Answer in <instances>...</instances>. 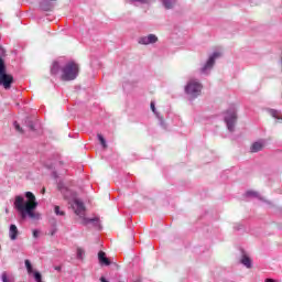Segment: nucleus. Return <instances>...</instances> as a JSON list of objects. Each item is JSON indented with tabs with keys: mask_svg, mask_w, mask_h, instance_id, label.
<instances>
[{
	"mask_svg": "<svg viewBox=\"0 0 282 282\" xmlns=\"http://www.w3.org/2000/svg\"><path fill=\"white\" fill-rule=\"evenodd\" d=\"M58 72H61V65L58 64V62H54L51 67V74L53 76H56V74H58Z\"/></svg>",
	"mask_w": 282,
	"mask_h": 282,
	"instance_id": "nucleus-16",
	"label": "nucleus"
},
{
	"mask_svg": "<svg viewBox=\"0 0 282 282\" xmlns=\"http://www.w3.org/2000/svg\"><path fill=\"white\" fill-rule=\"evenodd\" d=\"M79 72L80 68L78 67V64H76L75 62H68L62 68L61 79L65 82L76 80V78H78Z\"/></svg>",
	"mask_w": 282,
	"mask_h": 282,
	"instance_id": "nucleus-3",
	"label": "nucleus"
},
{
	"mask_svg": "<svg viewBox=\"0 0 282 282\" xmlns=\"http://www.w3.org/2000/svg\"><path fill=\"white\" fill-rule=\"evenodd\" d=\"M263 147H265V141H256L252 143L250 151L251 153H259V151H263Z\"/></svg>",
	"mask_w": 282,
	"mask_h": 282,
	"instance_id": "nucleus-11",
	"label": "nucleus"
},
{
	"mask_svg": "<svg viewBox=\"0 0 282 282\" xmlns=\"http://www.w3.org/2000/svg\"><path fill=\"white\" fill-rule=\"evenodd\" d=\"M25 198L21 195L15 196V200L13 206L21 219H41V214L36 213V208L39 206V202H36V196L32 194V192L25 193Z\"/></svg>",
	"mask_w": 282,
	"mask_h": 282,
	"instance_id": "nucleus-1",
	"label": "nucleus"
},
{
	"mask_svg": "<svg viewBox=\"0 0 282 282\" xmlns=\"http://www.w3.org/2000/svg\"><path fill=\"white\" fill-rule=\"evenodd\" d=\"M247 197H257L258 199H261V196L259 195V193L254 192V191H248L246 193Z\"/></svg>",
	"mask_w": 282,
	"mask_h": 282,
	"instance_id": "nucleus-19",
	"label": "nucleus"
},
{
	"mask_svg": "<svg viewBox=\"0 0 282 282\" xmlns=\"http://www.w3.org/2000/svg\"><path fill=\"white\" fill-rule=\"evenodd\" d=\"M55 270H56L57 272H61V267H55Z\"/></svg>",
	"mask_w": 282,
	"mask_h": 282,
	"instance_id": "nucleus-28",
	"label": "nucleus"
},
{
	"mask_svg": "<svg viewBox=\"0 0 282 282\" xmlns=\"http://www.w3.org/2000/svg\"><path fill=\"white\" fill-rule=\"evenodd\" d=\"M98 259L99 262L102 263L104 265H111V262L109 261V258H107L105 251H99Z\"/></svg>",
	"mask_w": 282,
	"mask_h": 282,
	"instance_id": "nucleus-13",
	"label": "nucleus"
},
{
	"mask_svg": "<svg viewBox=\"0 0 282 282\" xmlns=\"http://www.w3.org/2000/svg\"><path fill=\"white\" fill-rule=\"evenodd\" d=\"M97 138L100 144L104 147V149H107V141L105 140V137H102V134H97Z\"/></svg>",
	"mask_w": 282,
	"mask_h": 282,
	"instance_id": "nucleus-21",
	"label": "nucleus"
},
{
	"mask_svg": "<svg viewBox=\"0 0 282 282\" xmlns=\"http://www.w3.org/2000/svg\"><path fill=\"white\" fill-rule=\"evenodd\" d=\"M12 83H14V77L8 74L6 62L0 57V86L4 89H11Z\"/></svg>",
	"mask_w": 282,
	"mask_h": 282,
	"instance_id": "nucleus-4",
	"label": "nucleus"
},
{
	"mask_svg": "<svg viewBox=\"0 0 282 282\" xmlns=\"http://www.w3.org/2000/svg\"><path fill=\"white\" fill-rule=\"evenodd\" d=\"M269 113L272 116V118H275V120H282V115L279 110L270 109Z\"/></svg>",
	"mask_w": 282,
	"mask_h": 282,
	"instance_id": "nucleus-17",
	"label": "nucleus"
},
{
	"mask_svg": "<svg viewBox=\"0 0 282 282\" xmlns=\"http://www.w3.org/2000/svg\"><path fill=\"white\" fill-rule=\"evenodd\" d=\"M2 282H10V280H8V273L3 272L1 275Z\"/></svg>",
	"mask_w": 282,
	"mask_h": 282,
	"instance_id": "nucleus-25",
	"label": "nucleus"
},
{
	"mask_svg": "<svg viewBox=\"0 0 282 282\" xmlns=\"http://www.w3.org/2000/svg\"><path fill=\"white\" fill-rule=\"evenodd\" d=\"M9 237H10L11 241H17V237H19V228H17V225L10 226Z\"/></svg>",
	"mask_w": 282,
	"mask_h": 282,
	"instance_id": "nucleus-12",
	"label": "nucleus"
},
{
	"mask_svg": "<svg viewBox=\"0 0 282 282\" xmlns=\"http://www.w3.org/2000/svg\"><path fill=\"white\" fill-rule=\"evenodd\" d=\"M240 262L242 263V265H245V268H252V260L245 252H242V258L240 259Z\"/></svg>",
	"mask_w": 282,
	"mask_h": 282,
	"instance_id": "nucleus-14",
	"label": "nucleus"
},
{
	"mask_svg": "<svg viewBox=\"0 0 282 282\" xmlns=\"http://www.w3.org/2000/svg\"><path fill=\"white\" fill-rule=\"evenodd\" d=\"M54 213H55V215H57L59 217H65V213L63 210H61V207L58 205H55Z\"/></svg>",
	"mask_w": 282,
	"mask_h": 282,
	"instance_id": "nucleus-18",
	"label": "nucleus"
},
{
	"mask_svg": "<svg viewBox=\"0 0 282 282\" xmlns=\"http://www.w3.org/2000/svg\"><path fill=\"white\" fill-rule=\"evenodd\" d=\"M25 122H26V127H29V129L31 131H34V122L32 120H30V119H26Z\"/></svg>",
	"mask_w": 282,
	"mask_h": 282,
	"instance_id": "nucleus-24",
	"label": "nucleus"
},
{
	"mask_svg": "<svg viewBox=\"0 0 282 282\" xmlns=\"http://www.w3.org/2000/svg\"><path fill=\"white\" fill-rule=\"evenodd\" d=\"M57 188L61 191L64 199H67L68 204H70L72 208L75 210V215H78V217L83 219L84 226H87V224H98V218L85 217V204L76 198V193L64 186L63 183H58Z\"/></svg>",
	"mask_w": 282,
	"mask_h": 282,
	"instance_id": "nucleus-2",
	"label": "nucleus"
},
{
	"mask_svg": "<svg viewBox=\"0 0 282 282\" xmlns=\"http://www.w3.org/2000/svg\"><path fill=\"white\" fill-rule=\"evenodd\" d=\"M158 41H159L158 35L148 34V35L139 37L138 44L139 45H153V44L158 43Z\"/></svg>",
	"mask_w": 282,
	"mask_h": 282,
	"instance_id": "nucleus-9",
	"label": "nucleus"
},
{
	"mask_svg": "<svg viewBox=\"0 0 282 282\" xmlns=\"http://www.w3.org/2000/svg\"><path fill=\"white\" fill-rule=\"evenodd\" d=\"M0 250H1V246H0Z\"/></svg>",
	"mask_w": 282,
	"mask_h": 282,
	"instance_id": "nucleus-30",
	"label": "nucleus"
},
{
	"mask_svg": "<svg viewBox=\"0 0 282 282\" xmlns=\"http://www.w3.org/2000/svg\"><path fill=\"white\" fill-rule=\"evenodd\" d=\"M24 265L26 268L28 274H33V279L36 282H43V275H41V272L34 271V267H32V262H30V260H25Z\"/></svg>",
	"mask_w": 282,
	"mask_h": 282,
	"instance_id": "nucleus-8",
	"label": "nucleus"
},
{
	"mask_svg": "<svg viewBox=\"0 0 282 282\" xmlns=\"http://www.w3.org/2000/svg\"><path fill=\"white\" fill-rule=\"evenodd\" d=\"M151 110L153 111V113H155L156 118H159V120H161V124H162V119L160 118V113H158V110L155 109V102L151 101Z\"/></svg>",
	"mask_w": 282,
	"mask_h": 282,
	"instance_id": "nucleus-20",
	"label": "nucleus"
},
{
	"mask_svg": "<svg viewBox=\"0 0 282 282\" xmlns=\"http://www.w3.org/2000/svg\"><path fill=\"white\" fill-rule=\"evenodd\" d=\"M33 237H34V239H37V237H39V230H33Z\"/></svg>",
	"mask_w": 282,
	"mask_h": 282,
	"instance_id": "nucleus-27",
	"label": "nucleus"
},
{
	"mask_svg": "<svg viewBox=\"0 0 282 282\" xmlns=\"http://www.w3.org/2000/svg\"><path fill=\"white\" fill-rule=\"evenodd\" d=\"M85 257V249L77 248V259H83Z\"/></svg>",
	"mask_w": 282,
	"mask_h": 282,
	"instance_id": "nucleus-22",
	"label": "nucleus"
},
{
	"mask_svg": "<svg viewBox=\"0 0 282 282\" xmlns=\"http://www.w3.org/2000/svg\"><path fill=\"white\" fill-rule=\"evenodd\" d=\"M13 127L19 133H23V128L19 124V122L14 121Z\"/></svg>",
	"mask_w": 282,
	"mask_h": 282,
	"instance_id": "nucleus-23",
	"label": "nucleus"
},
{
	"mask_svg": "<svg viewBox=\"0 0 282 282\" xmlns=\"http://www.w3.org/2000/svg\"><path fill=\"white\" fill-rule=\"evenodd\" d=\"M221 56V53L215 52L213 53L209 58L207 59L206 64L204 67L200 69L202 74H210V69L215 66V61Z\"/></svg>",
	"mask_w": 282,
	"mask_h": 282,
	"instance_id": "nucleus-7",
	"label": "nucleus"
},
{
	"mask_svg": "<svg viewBox=\"0 0 282 282\" xmlns=\"http://www.w3.org/2000/svg\"><path fill=\"white\" fill-rule=\"evenodd\" d=\"M225 122L228 131H235V124L237 123V109H235V107L227 110L225 115Z\"/></svg>",
	"mask_w": 282,
	"mask_h": 282,
	"instance_id": "nucleus-6",
	"label": "nucleus"
},
{
	"mask_svg": "<svg viewBox=\"0 0 282 282\" xmlns=\"http://www.w3.org/2000/svg\"><path fill=\"white\" fill-rule=\"evenodd\" d=\"M100 281H101V282H107V279L100 278Z\"/></svg>",
	"mask_w": 282,
	"mask_h": 282,
	"instance_id": "nucleus-29",
	"label": "nucleus"
},
{
	"mask_svg": "<svg viewBox=\"0 0 282 282\" xmlns=\"http://www.w3.org/2000/svg\"><path fill=\"white\" fill-rule=\"evenodd\" d=\"M202 83L197 79H189L185 86V94H187L189 100H195L197 96L202 94Z\"/></svg>",
	"mask_w": 282,
	"mask_h": 282,
	"instance_id": "nucleus-5",
	"label": "nucleus"
},
{
	"mask_svg": "<svg viewBox=\"0 0 282 282\" xmlns=\"http://www.w3.org/2000/svg\"><path fill=\"white\" fill-rule=\"evenodd\" d=\"M161 1L166 10H171L175 6V3H177V0H161Z\"/></svg>",
	"mask_w": 282,
	"mask_h": 282,
	"instance_id": "nucleus-15",
	"label": "nucleus"
},
{
	"mask_svg": "<svg viewBox=\"0 0 282 282\" xmlns=\"http://www.w3.org/2000/svg\"><path fill=\"white\" fill-rule=\"evenodd\" d=\"M54 1L56 0H40V8L44 12H52L54 10Z\"/></svg>",
	"mask_w": 282,
	"mask_h": 282,
	"instance_id": "nucleus-10",
	"label": "nucleus"
},
{
	"mask_svg": "<svg viewBox=\"0 0 282 282\" xmlns=\"http://www.w3.org/2000/svg\"><path fill=\"white\" fill-rule=\"evenodd\" d=\"M128 1H138L139 3H149L150 0H128Z\"/></svg>",
	"mask_w": 282,
	"mask_h": 282,
	"instance_id": "nucleus-26",
	"label": "nucleus"
}]
</instances>
